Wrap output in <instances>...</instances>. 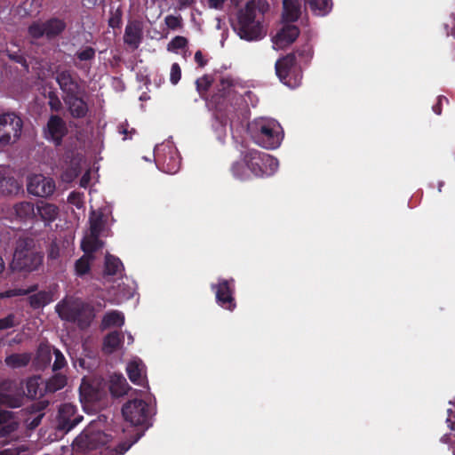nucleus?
I'll use <instances>...</instances> for the list:
<instances>
[{
    "label": "nucleus",
    "mask_w": 455,
    "mask_h": 455,
    "mask_svg": "<svg viewBox=\"0 0 455 455\" xmlns=\"http://www.w3.org/2000/svg\"><path fill=\"white\" fill-rule=\"evenodd\" d=\"M268 10V4L263 0H251L236 14V20L232 23L234 31L245 41H259L267 35L263 25L264 13Z\"/></svg>",
    "instance_id": "nucleus-1"
},
{
    "label": "nucleus",
    "mask_w": 455,
    "mask_h": 455,
    "mask_svg": "<svg viewBox=\"0 0 455 455\" xmlns=\"http://www.w3.org/2000/svg\"><path fill=\"white\" fill-rule=\"evenodd\" d=\"M55 312L62 321L76 323L80 330L89 328L95 318L93 307L79 299L64 298L56 304Z\"/></svg>",
    "instance_id": "nucleus-2"
},
{
    "label": "nucleus",
    "mask_w": 455,
    "mask_h": 455,
    "mask_svg": "<svg viewBox=\"0 0 455 455\" xmlns=\"http://www.w3.org/2000/svg\"><path fill=\"white\" fill-rule=\"evenodd\" d=\"M43 260L44 254L36 250L33 238L20 237L17 240L11 263L13 271L29 274L37 270Z\"/></svg>",
    "instance_id": "nucleus-3"
},
{
    "label": "nucleus",
    "mask_w": 455,
    "mask_h": 455,
    "mask_svg": "<svg viewBox=\"0 0 455 455\" xmlns=\"http://www.w3.org/2000/svg\"><path fill=\"white\" fill-rule=\"evenodd\" d=\"M241 157L251 174L260 178L270 176L278 168V161L274 156L254 148H246L241 152Z\"/></svg>",
    "instance_id": "nucleus-4"
},
{
    "label": "nucleus",
    "mask_w": 455,
    "mask_h": 455,
    "mask_svg": "<svg viewBox=\"0 0 455 455\" xmlns=\"http://www.w3.org/2000/svg\"><path fill=\"white\" fill-rule=\"evenodd\" d=\"M250 130L254 141L267 149L278 148L283 140L282 127L274 120L257 121Z\"/></svg>",
    "instance_id": "nucleus-5"
},
{
    "label": "nucleus",
    "mask_w": 455,
    "mask_h": 455,
    "mask_svg": "<svg viewBox=\"0 0 455 455\" xmlns=\"http://www.w3.org/2000/svg\"><path fill=\"white\" fill-rule=\"evenodd\" d=\"M275 74L279 80L291 88L299 85L302 79V71L297 62L295 52H291L280 58L275 64Z\"/></svg>",
    "instance_id": "nucleus-6"
},
{
    "label": "nucleus",
    "mask_w": 455,
    "mask_h": 455,
    "mask_svg": "<svg viewBox=\"0 0 455 455\" xmlns=\"http://www.w3.org/2000/svg\"><path fill=\"white\" fill-rule=\"evenodd\" d=\"M67 28L64 20L52 17L44 21H33L28 28V35L32 40H38L45 37L52 41L61 36Z\"/></svg>",
    "instance_id": "nucleus-7"
},
{
    "label": "nucleus",
    "mask_w": 455,
    "mask_h": 455,
    "mask_svg": "<svg viewBox=\"0 0 455 455\" xmlns=\"http://www.w3.org/2000/svg\"><path fill=\"white\" fill-rule=\"evenodd\" d=\"M23 121L15 112L0 114V144L15 143L21 135Z\"/></svg>",
    "instance_id": "nucleus-8"
},
{
    "label": "nucleus",
    "mask_w": 455,
    "mask_h": 455,
    "mask_svg": "<svg viewBox=\"0 0 455 455\" xmlns=\"http://www.w3.org/2000/svg\"><path fill=\"white\" fill-rule=\"evenodd\" d=\"M122 413L124 419L133 426L148 428L151 426L149 405L141 399L128 401L123 405Z\"/></svg>",
    "instance_id": "nucleus-9"
},
{
    "label": "nucleus",
    "mask_w": 455,
    "mask_h": 455,
    "mask_svg": "<svg viewBox=\"0 0 455 455\" xmlns=\"http://www.w3.org/2000/svg\"><path fill=\"white\" fill-rule=\"evenodd\" d=\"M25 400L23 381L4 379L0 381V405L20 408Z\"/></svg>",
    "instance_id": "nucleus-10"
},
{
    "label": "nucleus",
    "mask_w": 455,
    "mask_h": 455,
    "mask_svg": "<svg viewBox=\"0 0 455 455\" xmlns=\"http://www.w3.org/2000/svg\"><path fill=\"white\" fill-rule=\"evenodd\" d=\"M211 289L215 292L216 303L222 308L234 311L236 307L235 280L220 278L217 283H212Z\"/></svg>",
    "instance_id": "nucleus-11"
},
{
    "label": "nucleus",
    "mask_w": 455,
    "mask_h": 455,
    "mask_svg": "<svg viewBox=\"0 0 455 455\" xmlns=\"http://www.w3.org/2000/svg\"><path fill=\"white\" fill-rule=\"evenodd\" d=\"M155 160L158 168L169 174L176 173L181 164V159L176 148L164 146L155 152Z\"/></svg>",
    "instance_id": "nucleus-12"
},
{
    "label": "nucleus",
    "mask_w": 455,
    "mask_h": 455,
    "mask_svg": "<svg viewBox=\"0 0 455 455\" xmlns=\"http://www.w3.org/2000/svg\"><path fill=\"white\" fill-rule=\"evenodd\" d=\"M110 441V435L102 431L85 429L76 439L75 443L83 450H96L105 446Z\"/></svg>",
    "instance_id": "nucleus-13"
},
{
    "label": "nucleus",
    "mask_w": 455,
    "mask_h": 455,
    "mask_svg": "<svg viewBox=\"0 0 455 455\" xmlns=\"http://www.w3.org/2000/svg\"><path fill=\"white\" fill-rule=\"evenodd\" d=\"M56 186L52 178L41 174L31 175L28 178L27 190L38 197H48L53 194Z\"/></svg>",
    "instance_id": "nucleus-14"
},
{
    "label": "nucleus",
    "mask_w": 455,
    "mask_h": 455,
    "mask_svg": "<svg viewBox=\"0 0 455 455\" xmlns=\"http://www.w3.org/2000/svg\"><path fill=\"white\" fill-rule=\"evenodd\" d=\"M55 80L59 84L60 89L64 93L63 97H71L83 93V88L79 82V78L71 70L64 69L57 71Z\"/></svg>",
    "instance_id": "nucleus-15"
},
{
    "label": "nucleus",
    "mask_w": 455,
    "mask_h": 455,
    "mask_svg": "<svg viewBox=\"0 0 455 455\" xmlns=\"http://www.w3.org/2000/svg\"><path fill=\"white\" fill-rule=\"evenodd\" d=\"M45 138L52 140L55 146H60L63 138L68 133L65 121L58 115H52L44 130Z\"/></svg>",
    "instance_id": "nucleus-16"
},
{
    "label": "nucleus",
    "mask_w": 455,
    "mask_h": 455,
    "mask_svg": "<svg viewBox=\"0 0 455 455\" xmlns=\"http://www.w3.org/2000/svg\"><path fill=\"white\" fill-rule=\"evenodd\" d=\"M82 419L83 416L76 414V406L71 403H64L59 410L58 428L68 433Z\"/></svg>",
    "instance_id": "nucleus-17"
},
{
    "label": "nucleus",
    "mask_w": 455,
    "mask_h": 455,
    "mask_svg": "<svg viewBox=\"0 0 455 455\" xmlns=\"http://www.w3.org/2000/svg\"><path fill=\"white\" fill-rule=\"evenodd\" d=\"M70 116L75 119H83L86 117L89 112V106L82 94H76L71 97H63Z\"/></svg>",
    "instance_id": "nucleus-18"
},
{
    "label": "nucleus",
    "mask_w": 455,
    "mask_h": 455,
    "mask_svg": "<svg viewBox=\"0 0 455 455\" xmlns=\"http://www.w3.org/2000/svg\"><path fill=\"white\" fill-rule=\"evenodd\" d=\"M299 29L292 24L283 25L273 38V43L280 49H283L291 44L298 38Z\"/></svg>",
    "instance_id": "nucleus-19"
},
{
    "label": "nucleus",
    "mask_w": 455,
    "mask_h": 455,
    "mask_svg": "<svg viewBox=\"0 0 455 455\" xmlns=\"http://www.w3.org/2000/svg\"><path fill=\"white\" fill-rule=\"evenodd\" d=\"M18 427L19 420L12 411L0 410V438L11 437Z\"/></svg>",
    "instance_id": "nucleus-20"
},
{
    "label": "nucleus",
    "mask_w": 455,
    "mask_h": 455,
    "mask_svg": "<svg viewBox=\"0 0 455 455\" xmlns=\"http://www.w3.org/2000/svg\"><path fill=\"white\" fill-rule=\"evenodd\" d=\"M52 347L49 344L41 343L36 350V356L33 360V366L36 371H44L47 368L52 361Z\"/></svg>",
    "instance_id": "nucleus-21"
},
{
    "label": "nucleus",
    "mask_w": 455,
    "mask_h": 455,
    "mask_svg": "<svg viewBox=\"0 0 455 455\" xmlns=\"http://www.w3.org/2000/svg\"><path fill=\"white\" fill-rule=\"evenodd\" d=\"M36 213L44 222L45 226H48L57 219L59 208L53 204L40 201L36 204Z\"/></svg>",
    "instance_id": "nucleus-22"
},
{
    "label": "nucleus",
    "mask_w": 455,
    "mask_h": 455,
    "mask_svg": "<svg viewBox=\"0 0 455 455\" xmlns=\"http://www.w3.org/2000/svg\"><path fill=\"white\" fill-rule=\"evenodd\" d=\"M142 39V31L139 24H128L124 30V43L132 48L139 47Z\"/></svg>",
    "instance_id": "nucleus-23"
},
{
    "label": "nucleus",
    "mask_w": 455,
    "mask_h": 455,
    "mask_svg": "<svg viewBox=\"0 0 455 455\" xmlns=\"http://www.w3.org/2000/svg\"><path fill=\"white\" fill-rule=\"evenodd\" d=\"M124 324V314L117 310H111L103 315L100 323V329L104 331L112 327H122Z\"/></svg>",
    "instance_id": "nucleus-24"
},
{
    "label": "nucleus",
    "mask_w": 455,
    "mask_h": 455,
    "mask_svg": "<svg viewBox=\"0 0 455 455\" xmlns=\"http://www.w3.org/2000/svg\"><path fill=\"white\" fill-rule=\"evenodd\" d=\"M28 300L33 309H39L53 301V292L52 291H40L29 295Z\"/></svg>",
    "instance_id": "nucleus-25"
},
{
    "label": "nucleus",
    "mask_w": 455,
    "mask_h": 455,
    "mask_svg": "<svg viewBox=\"0 0 455 455\" xmlns=\"http://www.w3.org/2000/svg\"><path fill=\"white\" fill-rule=\"evenodd\" d=\"M283 19L287 22H294L300 16L299 0H283Z\"/></svg>",
    "instance_id": "nucleus-26"
},
{
    "label": "nucleus",
    "mask_w": 455,
    "mask_h": 455,
    "mask_svg": "<svg viewBox=\"0 0 455 455\" xmlns=\"http://www.w3.org/2000/svg\"><path fill=\"white\" fill-rule=\"evenodd\" d=\"M129 385L122 374H114L110 378L109 391L115 397L125 395L129 390Z\"/></svg>",
    "instance_id": "nucleus-27"
},
{
    "label": "nucleus",
    "mask_w": 455,
    "mask_h": 455,
    "mask_svg": "<svg viewBox=\"0 0 455 455\" xmlns=\"http://www.w3.org/2000/svg\"><path fill=\"white\" fill-rule=\"evenodd\" d=\"M124 342V334L120 331H113L106 335L103 339V350L111 354L117 350Z\"/></svg>",
    "instance_id": "nucleus-28"
},
{
    "label": "nucleus",
    "mask_w": 455,
    "mask_h": 455,
    "mask_svg": "<svg viewBox=\"0 0 455 455\" xmlns=\"http://www.w3.org/2000/svg\"><path fill=\"white\" fill-rule=\"evenodd\" d=\"M16 216L23 220H33L36 217L35 205L31 202H20L14 205Z\"/></svg>",
    "instance_id": "nucleus-29"
},
{
    "label": "nucleus",
    "mask_w": 455,
    "mask_h": 455,
    "mask_svg": "<svg viewBox=\"0 0 455 455\" xmlns=\"http://www.w3.org/2000/svg\"><path fill=\"white\" fill-rule=\"evenodd\" d=\"M31 360V353H13L5 357L4 363L8 367H11L12 369H18L26 367L27 365H28Z\"/></svg>",
    "instance_id": "nucleus-30"
},
{
    "label": "nucleus",
    "mask_w": 455,
    "mask_h": 455,
    "mask_svg": "<svg viewBox=\"0 0 455 455\" xmlns=\"http://www.w3.org/2000/svg\"><path fill=\"white\" fill-rule=\"evenodd\" d=\"M233 86L232 80L229 78H221L217 84V92L212 96V101L215 104H220L230 93Z\"/></svg>",
    "instance_id": "nucleus-31"
},
{
    "label": "nucleus",
    "mask_w": 455,
    "mask_h": 455,
    "mask_svg": "<svg viewBox=\"0 0 455 455\" xmlns=\"http://www.w3.org/2000/svg\"><path fill=\"white\" fill-rule=\"evenodd\" d=\"M103 246V242L100 239V235H92L90 233L88 237L83 239L81 243V249L85 255L94 257L93 253L96 252Z\"/></svg>",
    "instance_id": "nucleus-32"
},
{
    "label": "nucleus",
    "mask_w": 455,
    "mask_h": 455,
    "mask_svg": "<svg viewBox=\"0 0 455 455\" xmlns=\"http://www.w3.org/2000/svg\"><path fill=\"white\" fill-rule=\"evenodd\" d=\"M124 271V265L119 258L108 254L105 257L104 274L106 275H121Z\"/></svg>",
    "instance_id": "nucleus-33"
},
{
    "label": "nucleus",
    "mask_w": 455,
    "mask_h": 455,
    "mask_svg": "<svg viewBox=\"0 0 455 455\" xmlns=\"http://www.w3.org/2000/svg\"><path fill=\"white\" fill-rule=\"evenodd\" d=\"M305 4L318 16L326 15L332 7L331 0H305Z\"/></svg>",
    "instance_id": "nucleus-34"
},
{
    "label": "nucleus",
    "mask_w": 455,
    "mask_h": 455,
    "mask_svg": "<svg viewBox=\"0 0 455 455\" xmlns=\"http://www.w3.org/2000/svg\"><path fill=\"white\" fill-rule=\"evenodd\" d=\"M127 375L130 380L135 385H142L144 379L142 376V366L137 361L130 362L126 367Z\"/></svg>",
    "instance_id": "nucleus-35"
},
{
    "label": "nucleus",
    "mask_w": 455,
    "mask_h": 455,
    "mask_svg": "<svg viewBox=\"0 0 455 455\" xmlns=\"http://www.w3.org/2000/svg\"><path fill=\"white\" fill-rule=\"evenodd\" d=\"M67 384V377L62 373H55L45 383V391L55 393L63 388Z\"/></svg>",
    "instance_id": "nucleus-36"
},
{
    "label": "nucleus",
    "mask_w": 455,
    "mask_h": 455,
    "mask_svg": "<svg viewBox=\"0 0 455 455\" xmlns=\"http://www.w3.org/2000/svg\"><path fill=\"white\" fill-rule=\"evenodd\" d=\"M18 189L17 180L13 177H7L0 173V195L8 196L16 193Z\"/></svg>",
    "instance_id": "nucleus-37"
},
{
    "label": "nucleus",
    "mask_w": 455,
    "mask_h": 455,
    "mask_svg": "<svg viewBox=\"0 0 455 455\" xmlns=\"http://www.w3.org/2000/svg\"><path fill=\"white\" fill-rule=\"evenodd\" d=\"M90 233L92 235H100L104 228L103 214L101 212H92L90 216Z\"/></svg>",
    "instance_id": "nucleus-38"
},
{
    "label": "nucleus",
    "mask_w": 455,
    "mask_h": 455,
    "mask_svg": "<svg viewBox=\"0 0 455 455\" xmlns=\"http://www.w3.org/2000/svg\"><path fill=\"white\" fill-rule=\"evenodd\" d=\"M230 171L233 176L238 180H245L250 178L251 172L242 157L240 161H236L231 165Z\"/></svg>",
    "instance_id": "nucleus-39"
},
{
    "label": "nucleus",
    "mask_w": 455,
    "mask_h": 455,
    "mask_svg": "<svg viewBox=\"0 0 455 455\" xmlns=\"http://www.w3.org/2000/svg\"><path fill=\"white\" fill-rule=\"evenodd\" d=\"M39 380L40 378L36 376H33L28 378L25 382L26 391L25 397L35 399L40 393L39 388Z\"/></svg>",
    "instance_id": "nucleus-40"
},
{
    "label": "nucleus",
    "mask_w": 455,
    "mask_h": 455,
    "mask_svg": "<svg viewBox=\"0 0 455 455\" xmlns=\"http://www.w3.org/2000/svg\"><path fill=\"white\" fill-rule=\"evenodd\" d=\"M94 259V257H90L84 254L75 263V271L78 276H83L89 273L91 270V261Z\"/></svg>",
    "instance_id": "nucleus-41"
},
{
    "label": "nucleus",
    "mask_w": 455,
    "mask_h": 455,
    "mask_svg": "<svg viewBox=\"0 0 455 455\" xmlns=\"http://www.w3.org/2000/svg\"><path fill=\"white\" fill-rule=\"evenodd\" d=\"M212 84V78L209 75H204L202 77L196 79V91L201 97H204L209 91Z\"/></svg>",
    "instance_id": "nucleus-42"
},
{
    "label": "nucleus",
    "mask_w": 455,
    "mask_h": 455,
    "mask_svg": "<svg viewBox=\"0 0 455 455\" xmlns=\"http://www.w3.org/2000/svg\"><path fill=\"white\" fill-rule=\"evenodd\" d=\"M96 50L92 46H86L75 54V57L80 61H91L95 59Z\"/></svg>",
    "instance_id": "nucleus-43"
},
{
    "label": "nucleus",
    "mask_w": 455,
    "mask_h": 455,
    "mask_svg": "<svg viewBox=\"0 0 455 455\" xmlns=\"http://www.w3.org/2000/svg\"><path fill=\"white\" fill-rule=\"evenodd\" d=\"M52 353L55 356V360L52 367L53 371H58L67 366V360L60 350L53 348Z\"/></svg>",
    "instance_id": "nucleus-44"
},
{
    "label": "nucleus",
    "mask_w": 455,
    "mask_h": 455,
    "mask_svg": "<svg viewBox=\"0 0 455 455\" xmlns=\"http://www.w3.org/2000/svg\"><path fill=\"white\" fill-rule=\"evenodd\" d=\"M123 12L120 7L115 11L110 12V17L108 19V26L112 28H119L122 25Z\"/></svg>",
    "instance_id": "nucleus-45"
},
{
    "label": "nucleus",
    "mask_w": 455,
    "mask_h": 455,
    "mask_svg": "<svg viewBox=\"0 0 455 455\" xmlns=\"http://www.w3.org/2000/svg\"><path fill=\"white\" fill-rule=\"evenodd\" d=\"M48 105L52 111L59 112L62 108V103L57 94L54 91H50L48 92Z\"/></svg>",
    "instance_id": "nucleus-46"
},
{
    "label": "nucleus",
    "mask_w": 455,
    "mask_h": 455,
    "mask_svg": "<svg viewBox=\"0 0 455 455\" xmlns=\"http://www.w3.org/2000/svg\"><path fill=\"white\" fill-rule=\"evenodd\" d=\"M188 39L181 36H176L172 41L168 44V51H178L180 49H184L188 45Z\"/></svg>",
    "instance_id": "nucleus-47"
},
{
    "label": "nucleus",
    "mask_w": 455,
    "mask_h": 455,
    "mask_svg": "<svg viewBox=\"0 0 455 455\" xmlns=\"http://www.w3.org/2000/svg\"><path fill=\"white\" fill-rule=\"evenodd\" d=\"M19 324L17 317L14 314L11 313L5 317L0 319V331L11 329Z\"/></svg>",
    "instance_id": "nucleus-48"
},
{
    "label": "nucleus",
    "mask_w": 455,
    "mask_h": 455,
    "mask_svg": "<svg viewBox=\"0 0 455 455\" xmlns=\"http://www.w3.org/2000/svg\"><path fill=\"white\" fill-rule=\"evenodd\" d=\"M181 78V68L178 63H173L171 67L170 81L172 84H177Z\"/></svg>",
    "instance_id": "nucleus-49"
},
{
    "label": "nucleus",
    "mask_w": 455,
    "mask_h": 455,
    "mask_svg": "<svg viewBox=\"0 0 455 455\" xmlns=\"http://www.w3.org/2000/svg\"><path fill=\"white\" fill-rule=\"evenodd\" d=\"M118 132L120 134L124 135V140L131 139L132 135L136 132L134 128L129 129V124L127 122L122 123L118 125Z\"/></svg>",
    "instance_id": "nucleus-50"
},
{
    "label": "nucleus",
    "mask_w": 455,
    "mask_h": 455,
    "mask_svg": "<svg viewBox=\"0 0 455 455\" xmlns=\"http://www.w3.org/2000/svg\"><path fill=\"white\" fill-rule=\"evenodd\" d=\"M8 57L10 58V60L15 61L16 63L22 65L26 68H28V66L27 64V60L22 54H20L19 52L11 53L8 52Z\"/></svg>",
    "instance_id": "nucleus-51"
},
{
    "label": "nucleus",
    "mask_w": 455,
    "mask_h": 455,
    "mask_svg": "<svg viewBox=\"0 0 455 455\" xmlns=\"http://www.w3.org/2000/svg\"><path fill=\"white\" fill-rule=\"evenodd\" d=\"M165 24L168 28L175 29L180 25V20L179 17L173 15H168L165 17Z\"/></svg>",
    "instance_id": "nucleus-52"
},
{
    "label": "nucleus",
    "mask_w": 455,
    "mask_h": 455,
    "mask_svg": "<svg viewBox=\"0 0 455 455\" xmlns=\"http://www.w3.org/2000/svg\"><path fill=\"white\" fill-rule=\"evenodd\" d=\"M38 290V284H33L28 287L27 289H17L13 291V295L15 296H23L28 295L32 292H35Z\"/></svg>",
    "instance_id": "nucleus-53"
},
{
    "label": "nucleus",
    "mask_w": 455,
    "mask_h": 455,
    "mask_svg": "<svg viewBox=\"0 0 455 455\" xmlns=\"http://www.w3.org/2000/svg\"><path fill=\"white\" fill-rule=\"evenodd\" d=\"M195 61L199 68H204L208 63V60L205 59V57L204 56L203 52L200 50L196 51L195 53Z\"/></svg>",
    "instance_id": "nucleus-54"
},
{
    "label": "nucleus",
    "mask_w": 455,
    "mask_h": 455,
    "mask_svg": "<svg viewBox=\"0 0 455 455\" xmlns=\"http://www.w3.org/2000/svg\"><path fill=\"white\" fill-rule=\"evenodd\" d=\"M226 0H208V4L211 8L221 9Z\"/></svg>",
    "instance_id": "nucleus-55"
},
{
    "label": "nucleus",
    "mask_w": 455,
    "mask_h": 455,
    "mask_svg": "<svg viewBox=\"0 0 455 455\" xmlns=\"http://www.w3.org/2000/svg\"><path fill=\"white\" fill-rule=\"evenodd\" d=\"M140 437V435L138 436L137 439H135L132 443H129V444H126V443H120L117 447V451L118 452L120 453H124L126 452L130 447L135 443L137 442V440Z\"/></svg>",
    "instance_id": "nucleus-56"
},
{
    "label": "nucleus",
    "mask_w": 455,
    "mask_h": 455,
    "mask_svg": "<svg viewBox=\"0 0 455 455\" xmlns=\"http://www.w3.org/2000/svg\"><path fill=\"white\" fill-rule=\"evenodd\" d=\"M49 257L51 259H57L59 257V248L55 243L51 245V249L49 251Z\"/></svg>",
    "instance_id": "nucleus-57"
},
{
    "label": "nucleus",
    "mask_w": 455,
    "mask_h": 455,
    "mask_svg": "<svg viewBox=\"0 0 455 455\" xmlns=\"http://www.w3.org/2000/svg\"><path fill=\"white\" fill-rule=\"evenodd\" d=\"M76 199H79V194L76 193V192H71L68 197V203L70 204H74L77 206V204H76Z\"/></svg>",
    "instance_id": "nucleus-58"
},
{
    "label": "nucleus",
    "mask_w": 455,
    "mask_h": 455,
    "mask_svg": "<svg viewBox=\"0 0 455 455\" xmlns=\"http://www.w3.org/2000/svg\"><path fill=\"white\" fill-rule=\"evenodd\" d=\"M41 419H42V415L36 417V418L31 421V423L29 424V425H30V427H31V428L36 427L40 424Z\"/></svg>",
    "instance_id": "nucleus-59"
},
{
    "label": "nucleus",
    "mask_w": 455,
    "mask_h": 455,
    "mask_svg": "<svg viewBox=\"0 0 455 455\" xmlns=\"http://www.w3.org/2000/svg\"><path fill=\"white\" fill-rule=\"evenodd\" d=\"M89 174H84L80 180V186L83 188H86L89 182Z\"/></svg>",
    "instance_id": "nucleus-60"
},
{
    "label": "nucleus",
    "mask_w": 455,
    "mask_h": 455,
    "mask_svg": "<svg viewBox=\"0 0 455 455\" xmlns=\"http://www.w3.org/2000/svg\"><path fill=\"white\" fill-rule=\"evenodd\" d=\"M433 110L434 112L436 114V115H441L442 113V107H441V103L438 102L436 103L435 105L433 106Z\"/></svg>",
    "instance_id": "nucleus-61"
},
{
    "label": "nucleus",
    "mask_w": 455,
    "mask_h": 455,
    "mask_svg": "<svg viewBox=\"0 0 455 455\" xmlns=\"http://www.w3.org/2000/svg\"><path fill=\"white\" fill-rule=\"evenodd\" d=\"M194 0H180V4L181 7H188L192 5Z\"/></svg>",
    "instance_id": "nucleus-62"
},
{
    "label": "nucleus",
    "mask_w": 455,
    "mask_h": 455,
    "mask_svg": "<svg viewBox=\"0 0 455 455\" xmlns=\"http://www.w3.org/2000/svg\"><path fill=\"white\" fill-rule=\"evenodd\" d=\"M5 267L4 261L3 258L0 256V275L4 272Z\"/></svg>",
    "instance_id": "nucleus-63"
},
{
    "label": "nucleus",
    "mask_w": 455,
    "mask_h": 455,
    "mask_svg": "<svg viewBox=\"0 0 455 455\" xmlns=\"http://www.w3.org/2000/svg\"><path fill=\"white\" fill-rule=\"evenodd\" d=\"M443 185H444L443 181H439L438 182V191L439 192H442V188H443Z\"/></svg>",
    "instance_id": "nucleus-64"
}]
</instances>
